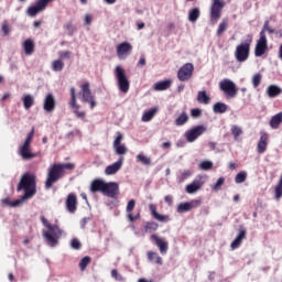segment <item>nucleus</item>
<instances>
[{
	"label": "nucleus",
	"mask_w": 282,
	"mask_h": 282,
	"mask_svg": "<svg viewBox=\"0 0 282 282\" xmlns=\"http://www.w3.org/2000/svg\"><path fill=\"white\" fill-rule=\"evenodd\" d=\"M122 164H124V156H120L119 160L117 162H115L111 165H108L105 169V174L106 175H116V173L122 169Z\"/></svg>",
	"instance_id": "23"
},
{
	"label": "nucleus",
	"mask_w": 282,
	"mask_h": 282,
	"mask_svg": "<svg viewBox=\"0 0 282 282\" xmlns=\"http://www.w3.org/2000/svg\"><path fill=\"white\" fill-rule=\"evenodd\" d=\"M248 235V231H246V228H240L238 236L235 238V240L231 242V250H237L241 243H243V239H246Z\"/></svg>",
	"instance_id": "25"
},
{
	"label": "nucleus",
	"mask_w": 282,
	"mask_h": 282,
	"mask_svg": "<svg viewBox=\"0 0 282 282\" xmlns=\"http://www.w3.org/2000/svg\"><path fill=\"white\" fill-rule=\"evenodd\" d=\"M269 140H270V135H268V132H260V139L257 145V152L260 155L263 154L265 151H268Z\"/></svg>",
	"instance_id": "19"
},
{
	"label": "nucleus",
	"mask_w": 282,
	"mask_h": 282,
	"mask_svg": "<svg viewBox=\"0 0 282 282\" xmlns=\"http://www.w3.org/2000/svg\"><path fill=\"white\" fill-rule=\"evenodd\" d=\"M76 169L75 163H54L52 164L46 174V181H45V188L50 189L58 182V180H63L65 177V174L72 173Z\"/></svg>",
	"instance_id": "2"
},
{
	"label": "nucleus",
	"mask_w": 282,
	"mask_h": 282,
	"mask_svg": "<svg viewBox=\"0 0 282 282\" xmlns=\"http://www.w3.org/2000/svg\"><path fill=\"white\" fill-rule=\"evenodd\" d=\"M261 78H263V76L261 75V73L254 74L252 77V85L254 88L259 87V85H261Z\"/></svg>",
	"instance_id": "49"
},
{
	"label": "nucleus",
	"mask_w": 282,
	"mask_h": 282,
	"mask_svg": "<svg viewBox=\"0 0 282 282\" xmlns=\"http://www.w3.org/2000/svg\"><path fill=\"white\" fill-rule=\"evenodd\" d=\"M202 189V183L199 181H194L192 184L186 185L185 191L188 195H193V193H197V191Z\"/></svg>",
	"instance_id": "31"
},
{
	"label": "nucleus",
	"mask_w": 282,
	"mask_h": 282,
	"mask_svg": "<svg viewBox=\"0 0 282 282\" xmlns=\"http://www.w3.org/2000/svg\"><path fill=\"white\" fill-rule=\"evenodd\" d=\"M123 138L124 137L120 132H117V137H116V139L113 141V148L121 145Z\"/></svg>",
	"instance_id": "54"
},
{
	"label": "nucleus",
	"mask_w": 282,
	"mask_h": 282,
	"mask_svg": "<svg viewBox=\"0 0 282 282\" xmlns=\"http://www.w3.org/2000/svg\"><path fill=\"white\" fill-rule=\"evenodd\" d=\"M192 173L189 170H185L183 173H182V178L183 180H186L188 177H191Z\"/></svg>",
	"instance_id": "61"
},
{
	"label": "nucleus",
	"mask_w": 282,
	"mask_h": 282,
	"mask_svg": "<svg viewBox=\"0 0 282 282\" xmlns=\"http://www.w3.org/2000/svg\"><path fill=\"white\" fill-rule=\"evenodd\" d=\"M134 208H135V199H130L126 208L128 221H131V223L138 221V219L140 218V214H137L135 216H133Z\"/></svg>",
	"instance_id": "24"
},
{
	"label": "nucleus",
	"mask_w": 282,
	"mask_h": 282,
	"mask_svg": "<svg viewBox=\"0 0 282 282\" xmlns=\"http://www.w3.org/2000/svg\"><path fill=\"white\" fill-rule=\"evenodd\" d=\"M248 178V173L240 172L236 175L235 182L236 184H243V182Z\"/></svg>",
	"instance_id": "46"
},
{
	"label": "nucleus",
	"mask_w": 282,
	"mask_h": 282,
	"mask_svg": "<svg viewBox=\"0 0 282 282\" xmlns=\"http://www.w3.org/2000/svg\"><path fill=\"white\" fill-rule=\"evenodd\" d=\"M199 169L200 171H210L213 169V161H202Z\"/></svg>",
	"instance_id": "47"
},
{
	"label": "nucleus",
	"mask_w": 282,
	"mask_h": 282,
	"mask_svg": "<svg viewBox=\"0 0 282 282\" xmlns=\"http://www.w3.org/2000/svg\"><path fill=\"white\" fill-rule=\"evenodd\" d=\"M193 72H195V66L193 63L184 64L177 72V78L181 83H186L193 78Z\"/></svg>",
	"instance_id": "10"
},
{
	"label": "nucleus",
	"mask_w": 282,
	"mask_h": 282,
	"mask_svg": "<svg viewBox=\"0 0 282 282\" xmlns=\"http://www.w3.org/2000/svg\"><path fill=\"white\" fill-rule=\"evenodd\" d=\"M188 122V113L186 111H183L174 121V124L176 127H184Z\"/></svg>",
	"instance_id": "35"
},
{
	"label": "nucleus",
	"mask_w": 282,
	"mask_h": 282,
	"mask_svg": "<svg viewBox=\"0 0 282 282\" xmlns=\"http://www.w3.org/2000/svg\"><path fill=\"white\" fill-rule=\"evenodd\" d=\"M281 94H282V89L276 85H270L267 88V96L269 98H276V96H281Z\"/></svg>",
	"instance_id": "28"
},
{
	"label": "nucleus",
	"mask_w": 282,
	"mask_h": 282,
	"mask_svg": "<svg viewBox=\"0 0 282 282\" xmlns=\"http://www.w3.org/2000/svg\"><path fill=\"white\" fill-rule=\"evenodd\" d=\"M43 109L44 111H47V113H52V111L56 109V98H54V95L52 93H48L45 96Z\"/></svg>",
	"instance_id": "21"
},
{
	"label": "nucleus",
	"mask_w": 282,
	"mask_h": 282,
	"mask_svg": "<svg viewBox=\"0 0 282 282\" xmlns=\"http://www.w3.org/2000/svg\"><path fill=\"white\" fill-rule=\"evenodd\" d=\"M214 113H226L228 111V106L224 102H216L213 107Z\"/></svg>",
	"instance_id": "39"
},
{
	"label": "nucleus",
	"mask_w": 282,
	"mask_h": 282,
	"mask_svg": "<svg viewBox=\"0 0 282 282\" xmlns=\"http://www.w3.org/2000/svg\"><path fill=\"white\" fill-rule=\"evenodd\" d=\"M119 194L120 187L118 186V183H105L102 195H105L106 197H110L111 199H116V196H118Z\"/></svg>",
	"instance_id": "14"
},
{
	"label": "nucleus",
	"mask_w": 282,
	"mask_h": 282,
	"mask_svg": "<svg viewBox=\"0 0 282 282\" xmlns=\"http://www.w3.org/2000/svg\"><path fill=\"white\" fill-rule=\"evenodd\" d=\"M155 113H158V108H152V109L145 111L141 118L142 122H151V120H153V118H155Z\"/></svg>",
	"instance_id": "34"
},
{
	"label": "nucleus",
	"mask_w": 282,
	"mask_h": 282,
	"mask_svg": "<svg viewBox=\"0 0 282 282\" xmlns=\"http://www.w3.org/2000/svg\"><path fill=\"white\" fill-rule=\"evenodd\" d=\"M274 197L276 200L281 199L282 197V174L280 175V180L274 187Z\"/></svg>",
	"instance_id": "41"
},
{
	"label": "nucleus",
	"mask_w": 282,
	"mask_h": 282,
	"mask_svg": "<svg viewBox=\"0 0 282 282\" xmlns=\"http://www.w3.org/2000/svg\"><path fill=\"white\" fill-rule=\"evenodd\" d=\"M281 123H282V112H279L271 118L269 124L271 129H279V127H281Z\"/></svg>",
	"instance_id": "33"
},
{
	"label": "nucleus",
	"mask_w": 282,
	"mask_h": 282,
	"mask_svg": "<svg viewBox=\"0 0 282 282\" xmlns=\"http://www.w3.org/2000/svg\"><path fill=\"white\" fill-rule=\"evenodd\" d=\"M164 202H165V204H167L169 206H173V196L166 195V196L164 197Z\"/></svg>",
	"instance_id": "59"
},
{
	"label": "nucleus",
	"mask_w": 282,
	"mask_h": 282,
	"mask_svg": "<svg viewBox=\"0 0 282 282\" xmlns=\"http://www.w3.org/2000/svg\"><path fill=\"white\" fill-rule=\"evenodd\" d=\"M133 52V46L129 42H122L117 46V56L118 58H124Z\"/></svg>",
	"instance_id": "17"
},
{
	"label": "nucleus",
	"mask_w": 282,
	"mask_h": 282,
	"mask_svg": "<svg viewBox=\"0 0 282 282\" xmlns=\"http://www.w3.org/2000/svg\"><path fill=\"white\" fill-rule=\"evenodd\" d=\"M61 58H72V52L65 51L59 54Z\"/></svg>",
	"instance_id": "60"
},
{
	"label": "nucleus",
	"mask_w": 282,
	"mask_h": 282,
	"mask_svg": "<svg viewBox=\"0 0 282 282\" xmlns=\"http://www.w3.org/2000/svg\"><path fill=\"white\" fill-rule=\"evenodd\" d=\"M90 263H91V257L85 256V257L79 261V270H82V272H85V270H87V265H89Z\"/></svg>",
	"instance_id": "44"
},
{
	"label": "nucleus",
	"mask_w": 282,
	"mask_h": 282,
	"mask_svg": "<svg viewBox=\"0 0 282 282\" xmlns=\"http://www.w3.org/2000/svg\"><path fill=\"white\" fill-rule=\"evenodd\" d=\"M199 206H202V200L199 199H194L189 203H181L177 206V213H188L193 210V208H197Z\"/></svg>",
	"instance_id": "20"
},
{
	"label": "nucleus",
	"mask_w": 282,
	"mask_h": 282,
	"mask_svg": "<svg viewBox=\"0 0 282 282\" xmlns=\"http://www.w3.org/2000/svg\"><path fill=\"white\" fill-rule=\"evenodd\" d=\"M231 134L234 135V140L239 141V137L243 135V129L237 124H232L230 128Z\"/></svg>",
	"instance_id": "37"
},
{
	"label": "nucleus",
	"mask_w": 282,
	"mask_h": 282,
	"mask_svg": "<svg viewBox=\"0 0 282 282\" xmlns=\"http://www.w3.org/2000/svg\"><path fill=\"white\" fill-rule=\"evenodd\" d=\"M80 91L78 93V96L82 98V102L89 104V108L94 109L98 106V101H96V97L91 94V88L89 82H85L80 86Z\"/></svg>",
	"instance_id": "6"
},
{
	"label": "nucleus",
	"mask_w": 282,
	"mask_h": 282,
	"mask_svg": "<svg viewBox=\"0 0 282 282\" xmlns=\"http://www.w3.org/2000/svg\"><path fill=\"white\" fill-rule=\"evenodd\" d=\"M219 89L225 94L226 98H237V94H239L237 85L230 79H223L219 83Z\"/></svg>",
	"instance_id": "8"
},
{
	"label": "nucleus",
	"mask_w": 282,
	"mask_h": 282,
	"mask_svg": "<svg viewBox=\"0 0 282 282\" xmlns=\"http://www.w3.org/2000/svg\"><path fill=\"white\" fill-rule=\"evenodd\" d=\"M64 67H65V62H63V59H56L52 63L53 72H63Z\"/></svg>",
	"instance_id": "43"
},
{
	"label": "nucleus",
	"mask_w": 282,
	"mask_h": 282,
	"mask_svg": "<svg viewBox=\"0 0 282 282\" xmlns=\"http://www.w3.org/2000/svg\"><path fill=\"white\" fill-rule=\"evenodd\" d=\"M260 32H263V34H265V32H269V34H274V29L270 28L269 20L264 21L263 28Z\"/></svg>",
	"instance_id": "51"
},
{
	"label": "nucleus",
	"mask_w": 282,
	"mask_h": 282,
	"mask_svg": "<svg viewBox=\"0 0 282 282\" xmlns=\"http://www.w3.org/2000/svg\"><path fill=\"white\" fill-rule=\"evenodd\" d=\"M149 210H150L151 216L153 217V219H155L156 221H161L163 224H166V223L171 221V217H169L166 215H161L160 213H158V205L150 204L149 205Z\"/></svg>",
	"instance_id": "18"
},
{
	"label": "nucleus",
	"mask_w": 282,
	"mask_h": 282,
	"mask_svg": "<svg viewBox=\"0 0 282 282\" xmlns=\"http://www.w3.org/2000/svg\"><path fill=\"white\" fill-rule=\"evenodd\" d=\"M192 118H202V109L194 108L191 110Z\"/></svg>",
	"instance_id": "56"
},
{
	"label": "nucleus",
	"mask_w": 282,
	"mask_h": 282,
	"mask_svg": "<svg viewBox=\"0 0 282 282\" xmlns=\"http://www.w3.org/2000/svg\"><path fill=\"white\" fill-rule=\"evenodd\" d=\"M41 221L43 226L47 228V230L43 231L42 234L45 242L51 248H56V245L61 240V237H63V229H61V227H58L57 225L50 224L45 216H41Z\"/></svg>",
	"instance_id": "3"
},
{
	"label": "nucleus",
	"mask_w": 282,
	"mask_h": 282,
	"mask_svg": "<svg viewBox=\"0 0 282 282\" xmlns=\"http://www.w3.org/2000/svg\"><path fill=\"white\" fill-rule=\"evenodd\" d=\"M52 1L54 0H37L34 6L28 8L26 14L29 17H36V14H41V12H44Z\"/></svg>",
	"instance_id": "12"
},
{
	"label": "nucleus",
	"mask_w": 282,
	"mask_h": 282,
	"mask_svg": "<svg viewBox=\"0 0 282 282\" xmlns=\"http://www.w3.org/2000/svg\"><path fill=\"white\" fill-rule=\"evenodd\" d=\"M150 239L159 248L161 254H166V252H169V241H166V238L153 234Z\"/></svg>",
	"instance_id": "16"
},
{
	"label": "nucleus",
	"mask_w": 282,
	"mask_h": 282,
	"mask_svg": "<svg viewBox=\"0 0 282 282\" xmlns=\"http://www.w3.org/2000/svg\"><path fill=\"white\" fill-rule=\"evenodd\" d=\"M206 133V127L205 126H196L192 128L191 130L185 132V138L187 142H195L199 135H204Z\"/></svg>",
	"instance_id": "13"
},
{
	"label": "nucleus",
	"mask_w": 282,
	"mask_h": 282,
	"mask_svg": "<svg viewBox=\"0 0 282 282\" xmlns=\"http://www.w3.org/2000/svg\"><path fill=\"white\" fill-rule=\"evenodd\" d=\"M228 30V19H224L217 29V36H221V34H224V32H226Z\"/></svg>",
	"instance_id": "42"
},
{
	"label": "nucleus",
	"mask_w": 282,
	"mask_h": 282,
	"mask_svg": "<svg viewBox=\"0 0 282 282\" xmlns=\"http://www.w3.org/2000/svg\"><path fill=\"white\" fill-rule=\"evenodd\" d=\"M77 208L78 197L74 193L68 194L66 198V210H68V213H76Z\"/></svg>",
	"instance_id": "22"
},
{
	"label": "nucleus",
	"mask_w": 282,
	"mask_h": 282,
	"mask_svg": "<svg viewBox=\"0 0 282 282\" xmlns=\"http://www.w3.org/2000/svg\"><path fill=\"white\" fill-rule=\"evenodd\" d=\"M89 219H90V218H84V219L80 221V228L85 229V226H87V224H89Z\"/></svg>",
	"instance_id": "62"
},
{
	"label": "nucleus",
	"mask_w": 282,
	"mask_h": 282,
	"mask_svg": "<svg viewBox=\"0 0 282 282\" xmlns=\"http://www.w3.org/2000/svg\"><path fill=\"white\" fill-rule=\"evenodd\" d=\"M158 228H160L158 223L147 221L143 226V232H145V235H151L152 232H156Z\"/></svg>",
	"instance_id": "29"
},
{
	"label": "nucleus",
	"mask_w": 282,
	"mask_h": 282,
	"mask_svg": "<svg viewBox=\"0 0 282 282\" xmlns=\"http://www.w3.org/2000/svg\"><path fill=\"white\" fill-rule=\"evenodd\" d=\"M147 65V58L142 55L137 64V67H144Z\"/></svg>",
	"instance_id": "57"
},
{
	"label": "nucleus",
	"mask_w": 282,
	"mask_h": 282,
	"mask_svg": "<svg viewBox=\"0 0 282 282\" xmlns=\"http://www.w3.org/2000/svg\"><path fill=\"white\" fill-rule=\"evenodd\" d=\"M268 52V37L263 32H260V39L257 41L254 56H263Z\"/></svg>",
	"instance_id": "15"
},
{
	"label": "nucleus",
	"mask_w": 282,
	"mask_h": 282,
	"mask_svg": "<svg viewBox=\"0 0 282 282\" xmlns=\"http://www.w3.org/2000/svg\"><path fill=\"white\" fill-rule=\"evenodd\" d=\"M162 149H171V142H164L162 143Z\"/></svg>",
	"instance_id": "63"
},
{
	"label": "nucleus",
	"mask_w": 282,
	"mask_h": 282,
	"mask_svg": "<svg viewBox=\"0 0 282 282\" xmlns=\"http://www.w3.org/2000/svg\"><path fill=\"white\" fill-rule=\"evenodd\" d=\"M200 14L202 13L199 11V8H194L192 10H189V12H188V21L191 23L197 22V19H199Z\"/></svg>",
	"instance_id": "38"
},
{
	"label": "nucleus",
	"mask_w": 282,
	"mask_h": 282,
	"mask_svg": "<svg viewBox=\"0 0 282 282\" xmlns=\"http://www.w3.org/2000/svg\"><path fill=\"white\" fill-rule=\"evenodd\" d=\"M224 6H226V2L221 0H213L210 7V21L213 23H217V21L221 19V10H224Z\"/></svg>",
	"instance_id": "11"
},
{
	"label": "nucleus",
	"mask_w": 282,
	"mask_h": 282,
	"mask_svg": "<svg viewBox=\"0 0 282 282\" xmlns=\"http://www.w3.org/2000/svg\"><path fill=\"white\" fill-rule=\"evenodd\" d=\"M137 162H140L144 166H151V159L142 153L137 155Z\"/></svg>",
	"instance_id": "45"
},
{
	"label": "nucleus",
	"mask_w": 282,
	"mask_h": 282,
	"mask_svg": "<svg viewBox=\"0 0 282 282\" xmlns=\"http://www.w3.org/2000/svg\"><path fill=\"white\" fill-rule=\"evenodd\" d=\"M147 257L151 263H156V265H162L163 263L162 257L155 251H148Z\"/></svg>",
	"instance_id": "30"
},
{
	"label": "nucleus",
	"mask_w": 282,
	"mask_h": 282,
	"mask_svg": "<svg viewBox=\"0 0 282 282\" xmlns=\"http://www.w3.org/2000/svg\"><path fill=\"white\" fill-rule=\"evenodd\" d=\"M250 45H252V37L247 39L236 47L235 56L238 63H246V59L250 57Z\"/></svg>",
	"instance_id": "7"
},
{
	"label": "nucleus",
	"mask_w": 282,
	"mask_h": 282,
	"mask_svg": "<svg viewBox=\"0 0 282 282\" xmlns=\"http://www.w3.org/2000/svg\"><path fill=\"white\" fill-rule=\"evenodd\" d=\"M105 184L102 180L93 181L90 185L91 193H102L105 191Z\"/></svg>",
	"instance_id": "27"
},
{
	"label": "nucleus",
	"mask_w": 282,
	"mask_h": 282,
	"mask_svg": "<svg viewBox=\"0 0 282 282\" xmlns=\"http://www.w3.org/2000/svg\"><path fill=\"white\" fill-rule=\"evenodd\" d=\"M113 149H115L117 155H127V151H128L127 145H124V144L116 145Z\"/></svg>",
	"instance_id": "48"
},
{
	"label": "nucleus",
	"mask_w": 282,
	"mask_h": 282,
	"mask_svg": "<svg viewBox=\"0 0 282 282\" xmlns=\"http://www.w3.org/2000/svg\"><path fill=\"white\" fill-rule=\"evenodd\" d=\"M21 191H23L24 194L21 198L14 200L12 206H21L23 202H28V199H32V197L36 195V175L24 173L17 186V192L21 193Z\"/></svg>",
	"instance_id": "1"
},
{
	"label": "nucleus",
	"mask_w": 282,
	"mask_h": 282,
	"mask_svg": "<svg viewBox=\"0 0 282 282\" xmlns=\"http://www.w3.org/2000/svg\"><path fill=\"white\" fill-rule=\"evenodd\" d=\"M172 83L171 79L159 82L154 85V89L155 91H166V89L171 88Z\"/></svg>",
	"instance_id": "32"
},
{
	"label": "nucleus",
	"mask_w": 282,
	"mask_h": 282,
	"mask_svg": "<svg viewBox=\"0 0 282 282\" xmlns=\"http://www.w3.org/2000/svg\"><path fill=\"white\" fill-rule=\"evenodd\" d=\"M111 276H112V279H115L116 281H120V282L126 281L124 276H122L120 273H118V270H116V269H113V270L111 271Z\"/></svg>",
	"instance_id": "52"
},
{
	"label": "nucleus",
	"mask_w": 282,
	"mask_h": 282,
	"mask_svg": "<svg viewBox=\"0 0 282 282\" xmlns=\"http://www.w3.org/2000/svg\"><path fill=\"white\" fill-rule=\"evenodd\" d=\"M24 109H31L34 107V97L32 95H24L22 98Z\"/></svg>",
	"instance_id": "40"
},
{
	"label": "nucleus",
	"mask_w": 282,
	"mask_h": 282,
	"mask_svg": "<svg viewBox=\"0 0 282 282\" xmlns=\"http://www.w3.org/2000/svg\"><path fill=\"white\" fill-rule=\"evenodd\" d=\"M70 248H73V250H80V248H83V243H80L78 238H74L70 240Z\"/></svg>",
	"instance_id": "50"
},
{
	"label": "nucleus",
	"mask_w": 282,
	"mask_h": 282,
	"mask_svg": "<svg viewBox=\"0 0 282 282\" xmlns=\"http://www.w3.org/2000/svg\"><path fill=\"white\" fill-rule=\"evenodd\" d=\"M91 21H93L91 14H86L84 19L85 25H91Z\"/></svg>",
	"instance_id": "58"
},
{
	"label": "nucleus",
	"mask_w": 282,
	"mask_h": 282,
	"mask_svg": "<svg viewBox=\"0 0 282 282\" xmlns=\"http://www.w3.org/2000/svg\"><path fill=\"white\" fill-rule=\"evenodd\" d=\"M69 94H70V100L68 101V106L72 108L73 113L76 116V118H79V120H85V117L87 116V113L85 111H80V105L76 99V88L70 87Z\"/></svg>",
	"instance_id": "9"
},
{
	"label": "nucleus",
	"mask_w": 282,
	"mask_h": 282,
	"mask_svg": "<svg viewBox=\"0 0 282 282\" xmlns=\"http://www.w3.org/2000/svg\"><path fill=\"white\" fill-rule=\"evenodd\" d=\"M65 28L68 30V32H74V26L72 23L66 24Z\"/></svg>",
	"instance_id": "64"
},
{
	"label": "nucleus",
	"mask_w": 282,
	"mask_h": 282,
	"mask_svg": "<svg viewBox=\"0 0 282 282\" xmlns=\"http://www.w3.org/2000/svg\"><path fill=\"white\" fill-rule=\"evenodd\" d=\"M1 30L4 34V36H8V34H10L11 29H10V24L8 23V21L2 22Z\"/></svg>",
	"instance_id": "53"
},
{
	"label": "nucleus",
	"mask_w": 282,
	"mask_h": 282,
	"mask_svg": "<svg viewBox=\"0 0 282 282\" xmlns=\"http://www.w3.org/2000/svg\"><path fill=\"white\" fill-rule=\"evenodd\" d=\"M225 182H226L225 177H219L214 185V191H219V188H221V186H224Z\"/></svg>",
	"instance_id": "55"
},
{
	"label": "nucleus",
	"mask_w": 282,
	"mask_h": 282,
	"mask_svg": "<svg viewBox=\"0 0 282 282\" xmlns=\"http://www.w3.org/2000/svg\"><path fill=\"white\" fill-rule=\"evenodd\" d=\"M197 101L200 102L202 105L210 104V97L206 94V90L198 91Z\"/></svg>",
	"instance_id": "36"
},
{
	"label": "nucleus",
	"mask_w": 282,
	"mask_h": 282,
	"mask_svg": "<svg viewBox=\"0 0 282 282\" xmlns=\"http://www.w3.org/2000/svg\"><path fill=\"white\" fill-rule=\"evenodd\" d=\"M22 47H23L25 56H32V54H34V50L36 46L32 39H28L23 42Z\"/></svg>",
	"instance_id": "26"
},
{
	"label": "nucleus",
	"mask_w": 282,
	"mask_h": 282,
	"mask_svg": "<svg viewBox=\"0 0 282 282\" xmlns=\"http://www.w3.org/2000/svg\"><path fill=\"white\" fill-rule=\"evenodd\" d=\"M32 140H34V128L28 133L22 145L19 147L18 153L22 160H34L39 154L32 152Z\"/></svg>",
	"instance_id": "4"
},
{
	"label": "nucleus",
	"mask_w": 282,
	"mask_h": 282,
	"mask_svg": "<svg viewBox=\"0 0 282 282\" xmlns=\"http://www.w3.org/2000/svg\"><path fill=\"white\" fill-rule=\"evenodd\" d=\"M115 76L117 78L119 91H121L122 94H128L131 87V83L127 77V72L124 70V68H122L121 66H117L115 68Z\"/></svg>",
	"instance_id": "5"
}]
</instances>
